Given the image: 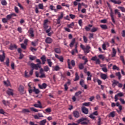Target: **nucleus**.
I'll return each mask as SVG.
<instances>
[{
    "label": "nucleus",
    "mask_w": 125,
    "mask_h": 125,
    "mask_svg": "<svg viewBox=\"0 0 125 125\" xmlns=\"http://www.w3.org/2000/svg\"><path fill=\"white\" fill-rule=\"evenodd\" d=\"M77 122L78 124H81V125H86L88 124V123H89V120H88L87 118L82 117L77 120Z\"/></svg>",
    "instance_id": "obj_1"
},
{
    "label": "nucleus",
    "mask_w": 125,
    "mask_h": 125,
    "mask_svg": "<svg viewBox=\"0 0 125 125\" xmlns=\"http://www.w3.org/2000/svg\"><path fill=\"white\" fill-rule=\"evenodd\" d=\"M112 86L113 87H116V85H118V87H119L120 88H122L123 87V84H122V83H120L119 81L116 80H114L112 82Z\"/></svg>",
    "instance_id": "obj_2"
},
{
    "label": "nucleus",
    "mask_w": 125,
    "mask_h": 125,
    "mask_svg": "<svg viewBox=\"0 0 125 125\" xmlns=\"http://www.w3.org/2000/svg\"><path fill=\"white\" fill-rule=\"evenodd\" d=\"M28 86H29V88L28 89L29 93H32L33 92H35L36 94H39L40 93V90L36 88V87H33V89H32L31 85H28Z\"/></svg>",
    "instance_id": "obj_3"
},
{
    "label": "nucleus",
    "mask_w": 125,
    "mask_h": 125,
    "mask_svg": "<svg viewBox=\"0 0 125 125\" xmlns=\"http://www.w3.org/2000/svg\"><path fill=\"white\" fill-rule=\"evenodd\" d=\"M91 60L92 61H95V64H96L97 65H100V64H101V61H100V60L98 59V58L96 56L92 57Z\"/></svg>",
    "instance_id": "obj_4"
},
{
    "label": "nucleus",
    "mask_w": 125,
    "mask_h": 125,
    "mask_svg": "<svg viewBox=\"0 0 125 125\" xmlns=\"http://www.w3.org/2000/svg\"><path fill=\"white\" fill-rule=\"evenodd\" d=\"M43 114L41 113H38L37 115H35L34 116V119H35V120H40L41 118H43Z\"/></svg>",
    "instance_id": "obj_5"
},
{
    "label": "nucleus",
    "mask_w": 125,
    "mask_h": 125,
    "mask_svg": "<svg viewBox=\"0 0 125 125\" xmlns=\"http://www.w3.org/2000/svg\"><path fill=\"white\" fill-rule=\"evenodd\" d=\"M77 47H78V43H76L75 45V49H73L71 52L72 55H75V53H78Z\"/></svg>",
    "instance_id": "obj_6"
},
{
    "label": "nucleus",
    "mask_w": 125,
    "mask_h": 125,
    "mask_svg": "<svg viewBox=\"0 0 125 125\" xmlns=\"http://www.w3.org/2000/svg\"><path fill=\"white\" fill-rule=\"evenodd\" d=\"M49 22V21H48V20L46 19L45 20L43 21V28L44 29V30H47V29H48V25H47V23H48Z\"/></svg>",
    "instance_id": "obj_7"
},
{
    "label": "nucleus",
    "mask_w": 125,
    "mask_h": 125,
    "mask_svg": "<svg viewBox=\"0 0 125 125\" xmlns=\"http://www.w3.org/2000/svg\"><path fill=\"white\" fill-rule=\"evenodd\" d=\"M2 55H0V62H3L5 59V53H4V51H2Z\"/></svg>",
    "instance_id": "obj_8"
},
{
    "label": "nucleus",
    "mask_w": 125,
    "mask_h": 125,
    "mask_svg": "<svg viewBox=\"0 0 125 125\" xmlns=\"http://www.w3.org/2000/svg\"><path fill=\"white\" fill-rule=\"evenodd\" d=\"M74 118H78L80 117V112L78 110H74L72 113Z\"/></svg>",
    "instance_id": "obj_9"
},
{
    "label": "nucleus",
    "mask_w": 125,
    "mask_h": 125,
    "mask_svg": "<svg viewBox=\"0 0 125 125\" xmlns=\"http://www.w3.org/2000/svg\"><path fill=\"white\" fill-rule=\"evenodd\" d=\"M31 67L32 68V69H35V70H38L39 68H40V65L39 64H35V63H31L30 64Z\"/></svg>",
    "instance_id": "obj_10"
},
{
    "label": "nucleus",
    "mask_w": 125,
    "mask_h": 125,
    "mask_svg": "<svg viewBox=\"0 0 125 125\" xmlns=\"http://www.w3.org/2000/svg\"><path fill=\"white\" fill-rule=\"evenodd\" d=\"M69 85H71V81L70 80H68V82L64 85L65 91H67V90H68V86H69Z\"/></svg>",
    "instance_id": "obj_11"
},
{
    "label": "nucleus",
    "mask_w": 125,
    "mask_h": 125,
    "mask_svg": "<svg viewBox=\"0 0 125 125\" xmlns=\"http://www.w3.org/2000/svg\"><path fill=\"white\" fill-rule=\"evenodd\" d=\"M28 33L30 34L29 37L30 38H34V37H35V34H34V30H33V28H30L28 30Z\"/></svg>",
    "instance_id": "obj_12"
},
{
    "label": "nucleus",
    "mask_w": 125,
    "mask_h": 125,
    "mask_svg": "<svg viewBox=\"0 0 125 125\" xmlns=\"http://www.w3.org/2000/svg\"><path fill=\"white\" fill-rule=\"evenodd\" d=\"M110 16L111 18L112 21L115 24L116 21H115V19L114 18V12H113L112 10H110Z\"/></svg>",
    "instance_id": "obj_13"
},
{
    "label": "nucleus",
    "mask_w": 125,
    "mask_h": 125,
    "mask_svg": "<svg viewBox=\"0 0 125 125\" xmlns=\"http://www.w3.org/2000/svg\"><path fill=\"white\" fill-rule=\"evenodd\" d=\"M7 94H8V95H9V96H13L14 95V93H13V90L11 89L10 88H9L8 89V90L7 91Z\"/></svg>",
    "instance_id": "obj_14"
},
{
    "label": "nucleus",
    "mask_w": 125,
    "mask_h": 125,
    "mask_svg": "<svg viewBox=\"0 0 125 125\" xmlns=\"http://www.w3.org/2000/svg\"><path fill=\"white\" fill-rule=\"evenodd\" d=\"M82 111L83 114H85V115H87L88 114V109H87L85 107H83L82 108Z\"/></svg>",
    "instance_id": "obj_15"
},
{
    "label": "nucleus",
    "mask_w": 125,
    "mask_h": 125,
    "mask_svg": "<svg viewBox=\"0 0 125 125\" xmlns=\"http://www.w3.org/2000/svg\"><path fill=\"white\" fill-rule=\"evenodd\" d=\"M90 46L89 45H86V47H85V49L84 50V52L85 53H89L90 51Z\"/></svg>",
    "instance_id": "obj_16"
},
{
    "label": "nucleus",
    "mask_w": 125,
    "mask_h": 125,
    "mask_svg": "<svg viewBox=\"0 0 125 125\" xmlns=\"http://www.w3.org/2000/svg\"><path fill=\"white\" fill-rule=\"evenodd\" d=\"M76 43V38H73L71 42L69 44L70 47L72 48L74 46V44Z\"/></svg>",
    "instance_id": "obj_17"
},
{
    "label": "nucleus",
    "mask_w": 125,
    "mask_h": 125,
    "mask_svg": "<svg viewBox=\"0 0 125 125\" xmlns=\"http://www.w3.org/2000/svg\"><path fill=\"white\" fill-rule=\"evenodd\" d=\"M100 77L102 79V80H104L108 78V76L107 75V74H105L104 73H101Z\"/></svg>",
    "instance_id": "obj_18"
},
{
    "label": "nucleus",
    "mask_w": 125,
    "mask_h": 125,
    "mask_svg": "<svg viewBox=\"0 0 125 125\" xmlns=\"http://www.w3.org/2000/svg\"><path fill=\"white\" fill-rule=\"evenodd\" d=\"M41 59L42 61V63L43 64H45V62L46 61V57H45L44 55L42 56V57L41 58Z\"/></svg>",
    "instance_id": "obj_19"
},
{
    "label": "nucleus",
    "mask_w": 125,
    "mask_h": 125,
    "mask_svg": "<svg viewBox=\"0 0 125 125\" xmlns=\"http://www.w3.org/2000/svg\"><path fill=\"white\" fill-rule=\"evenodd\" d=\"M46 86H47L46 83H43L42 85H41V84L39 85V88H41V89H45V88H46Z\"/></svg>",
    "instance_id": "obj_20"
},
{
    "label": "nucleus",
    "mask_w": 125,
    "mask_h": 125,
    "mask_svg": "<svg viewBox=\"0 0 125 125\" xmlns=\"http://www.w3.org/2000/svg\"><path fill=\"white\" fill-rule=\"evenodd\" d=\"M87 76H88L87 78V81H91V77L92 75H90V72L89 71L87 72Z\"/></svg>",
    "instance_id": "obj_21"
},
{
    "label": "nucleus",
    "mask_w": 125,
    "mask_h": 125,
    "mask_svg": "<svg viewBox=\"0 0 125 125\" xmlns=\"http://www.w3.org/2000/svg\"><path fill=\"white\" fill-rule=\"evenodd\" d=\"M117 54V51L115 48H112V53L111 54L112 57H115Z\"/></svg>",
    "instance_id": "obj_22"
},
{
    "label": "nucleus",
    "mask_w": 125,
    "mask_h": 125,
    "mask_svg": "<svg viewBox=\"0 0 125 125\" xmlns=\"http://www.w3.org/2000/svg\"><path fill=\"white\" fill-rule=\"evenodd\" d=\"M2 102L5 106H8V105L10 104V102H9V101H5L3 100H2Z\"/></svg>",
    "instance_id": "obj_23"
},
{
    "label": "nucleus",
    "mask_w": 125,
    "mask_h": 125,
    "mask_svg": "<svg viewBox=\"0 0 125 125\" xmlns=\"http://www.w3.org/2000/svg\"><path fill=\"white\" fill-rule=\"evenodd\" d=\"M116 116V111H113L109 114V117L114 118Z\"/></svg>",
    "instance_id": "obj_24"
},
{
    "label": "nucleus",
    "mask_w": 125,
    "mask_h": 125,
    "mask_svg": "<svg viewBox=\"0 0 125 125\" xmlns=\"http://www.w3.org/2000/svg\"><path fill=\"white\" fill-rule=\"evenodd\" d=\"M45 42L46 43H51L52 42V39L50 37H47L45 40Z\"/></svg>",
    "instance_id": "obj_25"
},
{
    "label": "nucleus",
    "mask_w": 125,
    "mask_h": 125,
    "mask_svg": "<svg viewBox=\"0 0 125 125\" xmlns=\"http://www.w3.org/2000/svg\"><path fill=\"white\" fill-rule=\"evenodd\" d=\"M33 106L35 107V108H40V109H42L43 108L42 104H33Z\"/></svg>",
    "instance_id": "obj_26"
},
{
    "label": "nucleus",
    "mask_w": 125,
    "mask_h": 125,
    "mask_svg": "<svg viewBox=\"0 0 125 125\" xmlns=\"http://www.w3.org/2000/svg\"><path fill=\"white\" fill-rule=\"evenodd\" d=\"M54 51L56 53H58V54L61 53V49H60V48H55L54 49Z\"/></svg>",
    "instance_id": "obj_27"
},
{
    "label": "nucleus",
    "mask_w": 125,
    "mask_h": 125,
    "mask_svg": "<svg viewBox=\"0 0 125 125\" xmlns=\"http://www.w3.org/2000/svg\"><path fill=\"white\" fill-rule=\"evenodd\" d=\"M14 48H15L16 49V48H17V45H16V44L10 45L9 49H10V50H13Z\"/></svg>",
    "instance_id": "obj_28"
},
{
    "label": "nucleus",
    "mask_w": 125,
    "mask_h": 125,
    "mask_svg": "<svg viewBox=\"0 0 125 125\" xmlns=\"http://www.w3.org/2000/svg\"><path fill=\"white\" fill-rule=\"evenodd\" d=\"M80 80V76H79V74H78V72H76L75 73V78L74 80V82H77V81H79Z\"/></svg>",
    "instance_id": "obj_29"
},
{
    "label": "nucleus",
    "mask_w": 125,
    "mask_h": 125,
    "mask_svg": "<svg viewBox=\"0 0 125 125\" xmlns=\"http://www.w3.org/2000/svg\"><path fill=\"white\" fill-rule=\"evenodd\" d=\"M19 91L21 93H22L24 91V87L22 85H20L19 87Z\"/></svg>",
    "instance_id": "obj_30"
},
{
    "label": "nucleus",
    "mask_w": 125,
    "mask_h": 125,
    "mask_svg": "<svg viewBox=\"0 0 125 125\" xmlns=\"http://www.w3.org/2000/svg\"><path fill=\"white\" fill-rule=\"evenodd\" d=\"M112 2L115 3V4H121V3H122V1L121 0H114L112 1Z\"/></svg>",
    "instance_id": "obj_31"
},
{
    "label": "nucleus",
    "mask_w": 125,
    "mask_h": 125,
    "mask_svg": "<svg viewBox=\"0 0 125 125\" xmlns=\"http://www.w3.org/2000/svg\"><path fill=\"white\" fill-rule=\"evenodd\" d=\"M114 12H115V14H117V13L118 15V17L119 18H121L122 15L121 14V13L120 12H119V10L115 9L114 11Z\"/></svg>",
    "instance_id": "obj_32"
},
{
    "label": "nucleus",
    "mask_w": 125,
    "mask_h": 125,
    "mask_svg": "<svg viewBox=\"0 0 125 125\" xmlns=\"http://www.w3.org/2000/svg\"><path fill=\"white\" fill-rule=\"evenodd\" d=\"M50 9H51V10H53L54 12H57V9H55V6L52 5L50 6Z\"/></svg>",
    "instance_id": "obj_33"
},
{
    "label": "nucleus",
    "mask_w": 125,
    "mask_h": 125,
    "mask_svg": "<svg viewBox=\"0 0 125 125\" xmlns=\"http://www.w3.org/2000/svg\"><path fill=\"white\" fill-rule=\"evenodd\" d=\"M45 124H46V120L45 119L41 121L39 123L40 125H45Z\"/></svg>",
    "instance_id": "obj_34"
},
{
    "label": "nucleus",
    "mask_w": 125,
    "mask_h": 125,
    "mask_svg": "<svg viewBox=\"0 0 125 125\" xmlns=\"http://www.w3.org/2000/svg\"><path fill=\"white\" fill-rule=\"evenodd\" d=\"M47 62L48 64V65L50 67H52V62H51V60L49 59H47Z\"/></svg>",
    "instance_id": "obj_35"
},
{
    "label": "nucleus",
    "mask_w": 125,
    "mask_h": 125,
    "mask_svg": "<svg viewBox=\"0 0 125 125\" xmlns=\"http://www.w3.org/2000/svg\"><path fill=\"white\" fill-rule=\"evenodd\" d=\"M75 26V22H72L69 24H67L68 28H70L71 29L73 28V27Z\"/></svg>",
    "instance_id": "obj_36"
},
{
    "label": "nucleus",
    "mask_w": 125,
    "mask_h": 125,
    "mask_svg": "<svg viewBox=\"0 0 125 125\" xmlns=\"http://www.w3.org/2000/svg\"><path fill=\"white\" fill-rule=\"evenodd\" d=\"M63 17H64V13L63 12H61V15L58 17V19L61 20V19H63Z\"/></svg>",
    "instance_id": "obj_37"
},
{
    "label": "nucleus",
    "mask_w": 125,
    "mask_h": 125,
    "mask_svg": "<svg viewBox=\"0 0 125 125\" xmlns=\"http://www.w3.org/2000/svg\"><path fill=\"white\" fill-rule=\"evenodd\" d=\"M97 31H98V27H93L91 30L92 33L97 32Z\"/></svg>",
    "instance_id": "obj_38"
},
{
    "label": "nucleus",
    "mask_w": 125,
    "mask_h": 125,
    "mask_svg": "<svg viewBox=\"0 0 125 125\" xmlns=\"http://www.w3.org/2000/svg\"><path fill=\"white\" fill-rule=\"evenodd\" d=\"M116 76L118 77V80H121L122 79V75L120 72L116 73Z\"/></svg>",
    "instance_id": "obj_39"
},
{
    "label": "nucleus",
    "mask_w": 125,
    "mask_h": 125,
    "mask_svg": "<svg viewBox=\"0 0 125 125\" xmlns=\"http://www.w3.org/2000/svg\"><path fill=\"white\" fill-rule=\"evenodd\" d=\"M79 68L80 69V70H83V68H84V65H83V63H81L79 66Z\"/></svg>",
    "instance_id": "obj_40"
},
{
    "label": "nucleus",
    "mask_w": 125,
    "mask_h": 125,
    "mask_svg": "<svg viewBox=\"0 0 125 125\" xmlns=\"http://www.w3.org/2000/svg\"><path fill=\"white\" fill-rule=\"evenodd\" d=\"M43 71H44V72H48V71H49V67H48V66L46 65L44 66Z\"/></svg>",
    "instance_id": "obj_41"
},
{
    "label": "nucleus",
    "mask_w": 125,
    "mask_h": 125,
    "mask_svg": "<svg viewBox=\"0 0 125 125\" xmlns=\"http://www.w3.org/2000/svg\"><path fill=\"white\" fill-rule=\"evenodd\" d=\"M80 84L82 87H83V85L84 84V80L81 79L80 81Z\"/></svg>",
    "instance_id": "obj_42"
},
{
    "label": "nucleus",
    "mask_w": 125,
    "mask_h": 125,
    "mask_svg": "<svg viewBox=\"0 0 125 125\" xmlns=\"http://www.w3.org/2000/svg\"><path fill=\"white\" fill-rule=\"evenodd\" d=\"M100 27L103 30H107V29H108V26L106 25H101Z\"/></svg>",
    "instance_id": "obj_43"
},
{
    "label": "nucleus",
    "mask_w": 125,
    "mask_h": 125,
    "mask_svg": "<svg viewBox=\"0 0 125 125\" xmlns=\"http://www.w3.org/2000/svg\"><path fill=\"white\" fill-rule=\"evenodd\" d=\"M37 59V57L33 56L32 55L29 56V60H31V61H33V60H35V59Z\"/></svg>",
    "instance_id": "obj_44"
},
{
    "label": "nucleus",
    "mask_w": 125,
    "mask_h": 125,
    "mask_svg": "<svg viewBox=\"0 0 125 125\" xmlns=\"http://www.w3.org/2000/svg\"><path fill=\"white\" fill-rule=\"evenodd\" d=\"M119 110L118 109H116V111L118 113H120V112H122V110H123V106L120 105L118 106Z\"/></svg>",
    "instance_id": "obj_45"
},
{
    "label": "nucleus",
    "mask_w": 125,
    "mask_h": 125,
    "mask_svg": "<svg viewBox=\"0 0 125 125\" xmlns=\"http://www.w3.org/2000/svg\"><path fill=\"white\" fill-rule=\"evenodd\" d=\"M113 70H117V71H120V68L117 66L116 65H114L112 67Z\"/></svg>",
    "instance_id": "obj_46"
},
{
    "label": "nucleus",
    "mask_w": 125,
    "mask_h": 125,
    "mask_svg": "<svg viewBox=\"0 0 125 125\" xmlns=\"http://www.w3.org/2000/svg\"><path fill=\"white\" fill-rule=\"evenodd\" d=\"M102 71H103V72H104V73H107L108 72V69H107V67H106V66L102 67Z\"/></svg>",
    "instance_id": "obj_47"
},
{
    "label": "nucleus",
    "mask_w": 125,
    "mask_h": 125,
    "mask_svg": "<svg viewBox=\"0 0 125 125\" xmlns=\"http://www.w3.org/2000/svg\"><path fill=\"white\" fill-rule=\"evenodd\" d=\"M118 8H119V9H121L122 12H125V8L124 7L119 6L118 7Z\"/></svg>",
    "instance_id": "obj_48"
},
{
    "label": "nucleus",
    "mask_w": 125,
    "mask_h": 125,
    "mask_svg": "<svg viewBox=\"0 0 125 125\" xmlns=\"http://www.w3.org/2000/svg\"><path fill=\"white\" fill-rule=\"evenodd\" d=\"M30 109L32 112H35V113L39 112V110L38 109H37L34 107H30Z\"/></svg>",
    "instance_id": "obj_49"
},
{
    "label": "nucleus",
    "mask_w": 125,
    "mask_h": 125,
    "mask_svg": "<svg viewBox=\"0 0 125 125\" xmlns=\"http://www.w3.org/2000/svg\"><path fill=\"white\" fill-rule=\"evenodd\" d=\"M38 7L39 9H43V3L39 4Z\"/></svg>",
    "instance_id": "obj_50"
},
{
    "label": "nucleus",
    "mask_w": 125,
    "mask_h": 125,
    "mask_svg": "<svg viewBox=\"0 0 125 125\" xmlns=\"http://www.w3.org/2000/svg\"><path fill=\"white\" fill-rule=\"evenodd\" d=\"M90 102L84 103L83 104V106H85L86 107H88L90 105Z\"/></svg>",
    "instance_id": "obj_51"
},
{
    "label": "nucleus",
    "mask_w": 125,
    "mask_h": 125,
    "mask_svg": "<svg viewBox=\"0 0 125 125\" xmlns=\"http://www.w3.org/2000/svg\"><path fill=\"white\" fill-rule=\"evenodd\" d=\"M4 84L6 86H9L10 85V83L8 81H4Z\"/></svg>",
    "instance_id": "obj_52"
},
{
    "label": "nucleus",
    "mask_w": 125,
    "mask_h": 125,
    "mask_svg": "<svg viewBox=\"0 0 125 125\" xmlns=\"http://www.w3.org/2000/svg\"><path fill=\"white\" fill-rule=\"evenodd\" d=\"M1 3L2 5H6V4H7V2L5 0H2L1 1Z\"/></svg>",
    "instance_id": "obj_53"
},
{
    "label": "nucleus",
    "mask_w": 125,
    "mask_h": 125,
    "mask_svg": "<svg viewBox=\"0 0 125 125\" xmlns=\"http://www.w3.org/2000/svg\"><path fill=\"white\" fill-rule=\"evenodd\" d=\"M117 96V97H123L124 96V94L122 92L118 93L117 95H115Z\"/></svg>",
    "instance_id": "obj_54"
},
{
    "label": "nucleus",
    "mask_w": 125,
    "mask_h": 125,
    "mask_svg": "<svg viewBox=\"0 0 125 125\" xmlns=\"http://www.w3.org/2000/svg\"><path fill=\"white\" fill-rule=\"evenodd\" d=\"M60 70V68L58 65H56L54 68V71H59Z\"/></svg>",
    "instance_id": "obj_55"
},
{
    "label": "nucleus",
    "mask_w": 125,
    "mask_h": 125,
    "mask_svg": "<svg viewBox=\"0 0 125 125\" xmlns=\"http://www.w3.org/2000/svg\"><path fill=\"white\" fill-rule=\"evenodd\" d=\"M78 24L80 27H83V20H79L78 21Z\"/></svg>",
    "instance_id": "obj_56"
},
{
    "label": "nucleus",
    "mask_w": 125,
    "mask_h": 125,
    "mask_svg": "<svg viewBox=\"0 0 125 125\" xmlns=\"http://www.w3.org/2000/svg\"><path fill=\"white\" fill-rule=\"evenodd\" d=\"M68 67L69 69H72V66H71V63H70V59L67 60Z\"/></svg>",
    "instance_id": "obj_57"
},
{
    "label": "nucleus",
    "mask_w": 125,
    "mask_h": 125,
    "mask_svg": "<svg viewBox=\"0 0 125 125\" xmlns=\"http://www.w3.org/2000/svg\"><path fill=\"white\" fill-rule=\"evenodd\" d=\"M62 6H65L66 7H70V5L69 4H66L65 3H62L61 4Z\"/></svg>",
    "instance_id": "obj_58"
},
{
    "label": "nucleus",
    "mask_w": 125,
    "mask_h": 125,
    "mask_svg": "<svg viewBox=\"0 0 125 125\" xmlns=\"http://www.w3.org/2000/svg\"><path fill=\"white\" fill-rule=\"evenodd\" d=\"M2 22L3 23H7L8 22V20H7L6 18H4L2 19Z\"/></svg>",
    "instance_id": "obj_59"
},
{
    "label": "nucleus",
    "mask_w": 125,
    "mask_h": 125,
    "mask_svg": "<svg viewBox=\"0 0 125 125\" xmlns=\"http://www.w3.org/2000/svg\"><path fill=\"white\" fill-rule=\"evenodd\" d=\"M11 18H12V15H11V14H10V15H7L6 19L8 20V21L9 20H10V19H11Z\"/></svg>",
    "instance_id": "obj_60"
},
{
    "label": "nucleus",
    "mask_w": 125,
    "mask_h": 125,
    "mask_svg": "<svg viewBox=\"0 0 125 125\" xmlns=\"http://www.w3.org/2000/svg\"><path fill=\"white\" fill-rule=\"evenodd\" d=\"M45 111L46 112V113H50L51 112V108H47L45 109Z\"/></svg>",
    "instance_id": "obj_61"
},
{
    "label": "nucleus",
    "mask_w": 125,
    "mask_h": 125,
    "mask_svg": "<svg viewBox=\"0 0 125 125\" xmlns=\"http://www.w3.org/2000/svg\"><path fill=\"white\" fill-rule=\"evenodd\" d=\"M22 113H30V111L28 109H22Z\"/></svg>",
    "instance_id": "obj_62"
},
{
    "label": "nucleus",
    "mask_w": 125,
    "mask_h": 125,
    "mask_svg": "<svg viewBox=\"0 0 125 125\" xmlns=\"http://www.w3.org/2000/svg\"><path fill=\"white\" fill-rule=\"evenodd\" d=\"M102 125V123L101 122V118L99 117L98 122V125Z\"/></svg>",
    "instance_id": "obj_63"
},
{
    "label": "nucleus",
    "mask_w": 125,
    "mask_h": 125,
    "mask_svg": "<svg viewBox=\"0 0 125 125\" xmlns=\"http://www.w3.org/2000/svg\"><path fill=\"white\" fill-rule=\"evenodd\" d=\"M24 77H25V78H30V76L28 74L27 71H25L24 72Z\"/></svg>",
    "instance_id": "obj_64"
}]
</instances>
